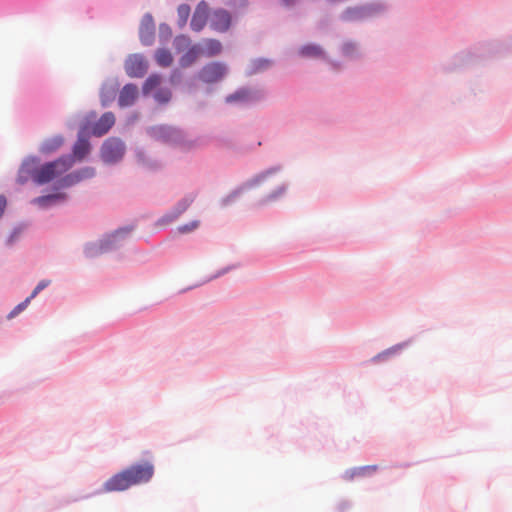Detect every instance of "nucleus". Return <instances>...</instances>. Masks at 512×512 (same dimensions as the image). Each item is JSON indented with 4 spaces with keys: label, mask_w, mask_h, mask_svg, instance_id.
Returning a JSON list of instances; mask_svg holds the SVG:
<instances>
[{
    "label": "nucleus",
    "mask_w": 512,
    "mask_h": 512,
    "mask_svg": "<svg viewBox=\"0 0 512 512\" xmlns=\"http://www.w3.org/2000/svg\"><path fill=\"white\" fill-rule=\"evenodd\" d=\"M92 148L91 139L77 136L76 141L71 146V151L54 158L53 163L66 167V169H71L76 163L87 159L91 154Z\"/></svg>",
    "instance_id": "nucleus-9"
},
{
    "label": "nucleus",
    "mask_w": 512,
    "mask_h": 512,
    "mask_svg": "<svg viewBox=\"0 0 512 512\" xmlns=\"http://www.w3.org/2000/svg\"><path fill=\"white\" fill-rule=\"evenodd\" d=\"M196 196L195 193L186 194L170 210L154 222V227L166 226L175 222L194 203Z\"/></svg>",
    "instance_id": "nucleus-12"
},
{
    "label": "nucleus",
    "mask_w": 512,
    "mask_h": 512,
    "mask_svg": "<svg viewBox=\"0 0 512 512\" xmlns=\"http://www.w3.org/2000/svg\"><path fill=\"white\" fill-rule=\"evenodd\" d=\"M411 343V340H406L400 343H397L373 356L369 362L372 364H380L386 363L391 359L399 356L401 352L407 348Z\"/></svg>",
    "instance_id": "nucleus-20"
},
{
    "label": "nucleus",
    "mask_w": 512,
    "mask_h": 512,
    "mask_svg": "<svg viewBox=\"0 0 512 512\" xmlns=\"http://www.w3.org/2000/svg\"><path fill=\"white\" fill-rule=\"evenodd\" d=\"M135 161L138 166L147 172L156 173L163 168V163L160 159L151 157L145 148L137 146L133 150Z\"/></svg>",
    "instance_id": "nucleus-17"
},
{
    "label": "nucleus",
    "mask_w": 512,
    "mask_h": 512,
    "mask_svg": "<svg viewBox=\"0 0 512 512\" xmlns=\"http://www.w3.org/2000/svg\"><path fill=\"white\" fill-rule=\"evenodd\" d=\"M77 184L96 176V169L93 166H83L71 171Z\"/></svg>",
    "instance_id": "nucleus-35"
},
{
    "label": "nucleus",
    "mask_w": 512,
    "mask_h": 512,
    "mask_svg": "<svg viewBox=\"0 0 512 512\" xmlns=\"http://www.w3.org/2000/svg\"><path fill=\"white\" fill-rule=\"evenodd\" d=\"M116 118L113 112H104L99 119L94 118L95 137L106 135L115 125Z\"/></svg>",
    "instance_id": "nucleus-23"
},
{
    "label": "nucleus",
    "mask_w": 512,
    "mask_h": 512,
    "mask_svg": "<svg viewBox=\"0 0 512 512\" xmlns=\"http://www.w3.org/2000/svg\"><path fill=\"white\" fill-rule=\"evenodd\" d=\"M132 486L150 482L155 473L154 464L149 461H138L125 468Z\"/></svg>",
    "instance_id": "nucleus-13"
},
{
    "label": "nucleus",
    "mask_w": 512,
    "mask_h": 512,
    "mask_svg": "<svg viewBox=\"0 0 512 512\" xmlns=\"http://www.w3.org/2000/svg\"><path fill=\"white\" fill-rule=\"evenodd\" d=\"M203 42L205 43L204 46L202 45L203 56L216 57L222 53L223 45L220 40L215 38H204Z\"/></svg>",
    "instance_id": "nucleus-29"
},
{
    "label": "nucleus",
    "mask_w": 512,
    "mask_h": 512,
    "mask_svg": "<svg viewBox=\"0 0 512 512\" xmlns=\"http://www.w3.org/2000/svg\"><path fill=\"white\" fill-rule=\"evenodd\" d=\"M139 97V88L135 83H126L121 90H119L118 105L121 108H128L133 106Z\"/></svg>",
    "instance_id": "nucleus-21"
},
{
    "label": "nucleus",
    "mask_w": 512,
    "mask_h": 512,
    "mask_svg": "<svg viewBox=\"0 0 512 512\" xmlns=\"http://www.w3.org/2000/svg\"><path fill=\"white\" fill-rule=\"evenodd\" d=\"M172 28L166 23L162 22L159 24V41L162 44H166L172 37Z\"/></svg>",
    "instance_id": "nucleus-40"
},
{
    "label": "nucleus",
    "mask_w": 512,
    "mask_h": 512,
    "mask_svg": "<svg viewBox=\"0 0 512 512\" xmlns=\"http://www.w3.org/2000/svg\"><path fill=\"white\" fill-rule=\"evenodd\" d=\"M146 133L155 141L172 147L192 150L199 144V139H189L185 130L168 124H157L147 127Z\"/></svg>",
    "instance_id": "nucleus-4"
},
{
    "label": "nucleus",
    "mask_w": 512,
    "mask_h": 512,
    "mask_svg": "<svg viewBox=\"0 0 512 512\" xmlns=\"http://www.w3.org/2000/svg\"><path fill=\"white\" fill-rule=\"evenodd\" d=\"M228 73L229 67L225 62L211 61L197 72L196 77L202 83L211 85L221 82Z\"/></svg>",
    "instance_id": "nucleus-11"
},
{
    "label": "nucleus",
    "mask_w": 512,
    "mask_h": 512,
    "mask_svg": "<svg viewBox=\"0 0 512 512\" xmlns=\"http://www.w3.org/2000/svg\"><path fill=\"white\" fill-rule=\"evenodd\" d=\"M53 162L54 159L42 161L38 155H27L15 178V183L20 186L31 182L35 187H44L39 196L30 200V204L41 211L66 204L70 199L66 189L77 185L70 169Z\"/></svg>",
    "instance_id": "nucleus-1"
},
{
    "label": "nucleus",
    "mask_w": 512,
    "mask_h": 512,
    "mask_svg": "<svg viewBox=\"0 0 512 512\" xmlns=\"http://www.w3.org/2000/svg\"><path fill=\"white\" fill-rule=\"evenodd\" d=\"M138 36L141 45L144 47H150L155 43L156 24L154 17L150 12H146L142 16L139 24Z\"/></svg>",
    "instance_id": "nucleus-16"
},
{
    "label": "nucleus",
    "mask_w": 512,
    "mask_h": 512,
    "mask_svg": "<svg viewBox=\"0 0 512 512\" xmlns=\"http://www.w3.org/2000/svg\"><path fill=\"white\" fill-rule=\"evenodd\" d=\"M131 487H133V486L130 482L128 473H127L126 469L124 468L121 471L112 475L109 479H107L103 483L101 488H99L93 492L86 493V494H77V495L68 494V495L63 496L60 499L59 507H64V506H68L72 503H76V502H79L82 500H87L96 495H100L103 493L123 492V491L130 489Z\"/></svg>",
    "instance_id": "nucleus-5"
},
{
    "label": "nucleus",
    "mask_w": 512,
    "mask_h": 512,
    "mask_svg": "<svg viewBox=\"0 0 512 512\" xmlns=\"http://www.w3.org/2000/svg\"><path fill=\"white\" fill-rule=\"evenodd\" d=\"M124 70L130 78H143L149 70V61L142 53H131L124 61Z\"/></svg>",
    "instance_id": "nucleus-14"
},
{
    "label": "nucleus",
    "mask_w": 512,
    "mask_h": 512,
    "mask_svg": "<svg viewBox=\"0 0 512 512\" xmlns=\"http://www.w3.org/2000/svg\"><path fill=\"white\" fill-rule=\"evenodd\" d=\"M182 79H183V73L179 68L176 67L170 71L168 81L171 85L177 86V85L181 84Z\"/></svg>",
    "instance_id": "nucleus-44"
},
{
    "label": "nucleus",
    "mask_w": 512,
    "mask_h": 512,
    "mask_svg": "<svg viewBox=\"0 0 512 512\" xmlns=\"http://www.w3.org/2000/svg\"><path fill=\"white\" fill-rule=\"evenodd\" d=\"M226 4L228 6H231V7H234V8L245 9V8L248 7L249 1L248 0H228L226 2Z\"/></svg>",
    "instance_id": "nucleus-47"
},
{
    "label": "nucleus",
    "mask_w": 512,
    "mask_h": 512,
    "mask_svg": "<svg viewBox=\"0 0 512 512\" xmlns=\"http://www.w3.org/2000/svg\"><path fill=\"white\" fill-rule=\"evenodd\" d=\"M351 507V503L347 500H342L337 505L338 512H346Z\"/></svg>",
    "instance_id": "nucleus-49"
},
{
    "label": "nucleus",
    "mask_w": 512,
    "mask_h": 512,
    "mask_svg": "<svg viewBox=\"0 0 512 512\" xmlns=\"http://www.w3.org/2000/svg\"><path fill=\"white\" fill-rule=\"evenodd\" d=\"M202 44L195 43L189 46L179 57L178 63L181 68L192 66L198 57L202 56Z\"/></svg>",
    "instance_id": "nucleus-26"
},
{
    "label": "nucleus",
    "mask_w": 512,
    "mask_h": 512,
    "mask_svg": "<svg viewBox=\"0 0 512 512\" xmlns=\"http://www.w3.org/2000/svg\"><path fill=\"white\" fill-rule=\"evenodd\" d=\"M31 302L29 301V299L25 298L23 301H21L20 303H18L8 314H7V319L8 320H11L13 318H15L16 316H18L20 313H22L27 307L28 305L30 304Z\"/></svg>",
    "instance_id": "nucleus-41"
},
{
    "label": "nucleus",
    "mask_w": 512,
    "mask_h": 512,
    "mask_svg": "<svg viewBox=\"0 0 512 512\" xmlns=\"http://www.w3.org/2000/svg\"><path fill=\"white\" fill-rule=\"evenodd\" d=\"M287 190V184H281L272 191H270L267 195L259 200V205H266L267 203L274 202L278 200L282 195L285 194Z\"/></svg>",
    "instance_id": "nucleus-37"
},
{
    "label": "nucleus",
    "mask_w": 512,
    "mask_h": 512,
    "mask_svg": "<svg viewBox=\"0 0 512 512\" xmlns=\"http://www.w3.org/2000/svg\"><path fill=\"white\" fill-rule=\"evenodd\" d=\"M267 97L268 92L264 88L244 85L227 94L224 102L238 108H252L265 101Z\"/></svg>",
    "instance_id": "nucleus-6"
},
{
    "label": "nucleus",
    "mask_w": 512,
    "mask_h": 512,
    "mask_svg": "<svg viewBox=\"0 0 512 512\" xmlns=\"http://www.w3.org/2000/svg\"><path fill=\"white\" fill-rule=\"evenodd\" d=\"M298 0H280V3L285 8H292L297 4Z\"/></svg>",
    "instance_id": "nucleus-50"
},
{
    "label": "nucleus",
    "mask_w": 512,
    "mask_h": 512,
    "mask_svg": "<svg viewBox=\"0 0 512 512\" xmlns=\"http://www.w3.org/2000/svg\"><path fill=\"white\" fill-rule=\"evenodd\" d=\"M154 60L159 67L167 68L173 63V55L168 48L160 47L154 52Z\"/></svg>",
    "instance_id": "nucleus-31"
},
{
    "label": "nucleus",
    "mask_w": 512,
    "mask_h": 512,
    "mask_svg": "<svg viewBox=\"0 0 512 512\" xmlns=\"http://www.w3.org/2000/svg\"><path fill=\"white\" fill-rule=\"evenodd\" d=\"M51 284V281L49 279H43L37 283V285L33 288L32 292L27 299L31 302L34 298L37 297V295L42 292L44 289H46Z\"/></svg>",
    "instance_id": "nucleus-42"
},
{
    "label": "nucleus",
    "mask_w": 512,
    "mask_h": 512,
    "mask_svg": "<svg viewBox=\"0 0 512 512\" xmlns=\"http://www.w3.org/2000/svg\"><path fill=\"white\" fill-rule=\"evenodd\" d=\"M8 200L7 197L4 194H0V219L5 213V210L7 208Z\"/></svg>",
    "instance_id": "nucleus-48"
},
{
    "label": "nucleus",
    "mask_w": 512,
    "mask_h": 512,
    "mask_svg": "<svg viewBox=\"0 0 512 512\" xmlns=\"http://www.w3.org/2000/svg\"><path fill=\"white\" fill-rule=\"evenodd\" d=\"M164 81V76L159 72L150 73L142 83L141 86V95L144 98L152 96V94L161 87L162 82Z\"/></svg>",
    "instance_id": "nucleus-24"
},
{
    "label": "nucleus",
    "mask_w": 512,
    "mask_h": 512,
    "mask_svg": "<svg viewBox=\"0 0 512 512\" xmlns=\"http://www.w3.org/2000/svg\"><path fill=\"white\" fill-rule=\"evenodd\" d=\"M378 470V465H364L347 469L342 478L346 481H352L356 478H366L373 475Z\"/></svg>",
    "instance_id": "nucleus-27"
},
{
    "label": "nucleus",
    "mask_w": 512,
    "mask_h": 512,
    "mask_svg": "<svg viewBox=\"0 0 512 512\" xmlns=\"http://www.w3.org/2000/svg\"><path fill=\"white\" fill-rule=\"evenodd\" d=\"M271 65H272V60L269 58H265V57L254 58L248 64L246 71H245V75L246 76L255 75V74L267 69Z\"/></svg>",
    "instance_id": "nucleus-30"
},
{
    "label": "nucleus",
    "mask_w": 512,
    "mask_h": 512,
    "mask_svg": "<svg viewBox=\"0 0 512 512\" xmlns=\"http://www.w3.org/2000/svg\"><path fill=\"white\" fill-rule=\"evenodd\" d=\"M237 21V13L219 7L213 10L210 27L219 33L228 32Z\"/></svg>",
    "instance_id": "nucleus-15"
},
{
    "label": "nucleus",
    "mask_w": 512,
    "mask_h": 512,
    "mask_svg": "<svg viewBox=\"0 0 512 512\" xmlns=\"http://www.w3.org/2000/svg\"><path fill=\"white\" fill-rule=\"evenodd\" d=\"M236 267H237V266H236V265H234V264H232V265H227V266H225V267H223V268H221V269L217 270L214 274H212V275H210L209 277H207V278H206L202 283H200V284H196V285H194V286L187 287V288H185V289H182V290L180 291V293H185V292H187V291H189V290H191V289H193V288H195V287H198V286H200V285H202V284H205V283H208V282L213 281V280H215V279H218V278H220V277L224 276L225 274L229 273L230 271L234 270Z\"/></svg>",
    "instance_id": "nucleus-36"
},
{
    "label": "nucleus",
    "mask_w": 512,
    "mask_h": 512,
    "mask_svg": "<svg viewBox=\"0 0 512 512\" xmlns=\"http://www.w3.org/2000/svg\"><path fill=\"white\" fill-rule=\"evenodd\" d=\"M136 229V224H128L104 233L96 241H88L83 245V255L86 259H95L102 254L118 250L122 243Z\"/></svg>",
    "instance_id": "nucleus-3"
},
{
    "label": "nucleus",
    "mask_w": 512,
    "mask_h": 512,
    "mask_svg": "<svg viewBox=\"0 0 512 512\" xmlns=\"http://www.w3.org/2000/svg\"><path fill=\"white\" fill-rule=\"evenodd\" d=\"M98 114L95 110H90L80 121L77 136L91 139L95 137L94 129V118H97Z\"/></svg>",
    "instance_id": "nucleus-25"
},
{
    "label": "nucleus",
    "mask_w": 512,
    "mask_h": 512,
    "mask_svg": "<svg viewBox=\"0 0 512 512\" xmlns=\"http://www.w3.org/2000/svg\"><path fill=\"white\" fill-rule=\"evenodd\" d=\"M81 119H80V115L79 114H75L73 116H71L70 118H68L65 122V126L68 130H74L76 128L79 129V123H80Z\"/></svg>",
    "instance_id": "nucleus-45"
},
{
    "label": "nucleus",
    "mask_w": 512,
    "mask_h": 512,
    "mask_svg": "<svg viewBox=\"0 0 512 512\" xmlns=\"http://www.w3.org/2000/svg\"><path fill=\"white\" fill-rule=\"evenodd\" d=\"M119 86L120 84L115 78H108L102 83L99 92L102 107L106 108L112 104L119 91Z\"/></svg>",
    "instance_id": "nucleus-19"
},
{
    "label": "nucleus",
    "mask_w": 512,
    "mask_h": 512,
    "mask_svg": "<svg viewBox=\"0 0 512 512\" xmlns=\"http://www.w3.org/2000/svg\"><path fill=\"white\" fill-rule=\"evenodd\" d=\"M323 61L329 64L333 71H340L343 67V63L340 60L331 59L327 53Z\"/></svg>",
    "instance_id": "nucleus-46"
},
{
    "label": "nucleus",
    "mask_w": 512,
    "mask_h": 512,
    "mask_svg": "<svg viewBox=\"0 0 512 512\" xmlns=\"http://www.w3.org/2000/svg\"><path fill=\"white\" fill-rule=\"evenodd\" d=\"M504 50V44L500 40L478 42L470 48L453 55L447 62L442 64V69L445 72H454L469 68Z\"/></svg>",
    "instance_id": "nucleus-2"
},
{
    "label": "nucleus",
    "mask_w": 512,
    "mask_h": 512,
    "mask_svg": "<svg viewBox=\"0 0 512 512\" xmlns=\"http://www.w3.org/2000/svg\"><path fill=\"white\" fill-rule=\"evenodd\" d=\"M298 56L302 59H321L326 58V50L318 43L307 42L298 49Z\"/></svg>",
    "instance_id": "nucleus-22"
},
{
    "label": "nucleus",
    "mask_w": 512,
    "mask_h": 512,
    "mask_svg": "<svg viewBox=\"0 0 512 512\" xmlns=\"http://www.w3.org/2000/svg\"><path fill=\"white\" fill-rule=\"evenodd\" d=\"M190 45H192V41L187 34H179L173 40L176 53H183Z\"/></svg>",
    "instance_id": "nucleus-38"
},
{
    "label": "nucleus",
    "mask_w": 512,
    "mask_h": 512,
    "mask_svg": "<svg viewBox=\"0 0 512 512\" xmlns=\"http://www.w3.org/2000/svg\"><path fill=\"white\" fill-rule=\"evenodd\" d=\"M65 138L61 134L54 135L53 137L46 138L39 146V153L44 156H49L64 144Z\"/></svg>",
    "instance_id": "nucleus-28"
},
{
    "label": "nucleus",
    "mask_w": 512,
    "mask_h": 512,
    "mask_svg": "<svg viewBox=\"0 0 512 512\" xmlns=\"http://www.w3.org/2000/svg\"><path fill=\"white\" fill-rule=\"evenodd\" d=\"M28 223L26 222H19L18 224H16L12 231L9 233V235L6 237L5 239V246L7 248H11L15 245V243L17 241H19L22 233L24 232V230L28 227Z\"/></svg>",
    "instance_id": "nucleus-32"
},
{
    "label": "nucleus",
    "mask_w": 512,
    "mask_h": 512,
    "mask_svg": "<svg viewBox=\"0 0 512 512\" xmlns=\"http://www.w3.org/2000/svg\"><path fill=\"white\" fill-rule=\"evenodd\" d=\"M212 92H213V88H212V87H210V86L206 87V89H205V94L209 95V94H211Z\"/></svg>",
    "instance_id": "nucleus-52"
},
{
    "label": "nucleus",
    "mask_w": 512,
    "mask_h": 512,
    "mask_svg": "<svg viewBox=\"0 0 512 512\" xmlns=\"http://www.w3.org/2000/svg\"><path fill=\"white\" fill-rule=\"evenodd\" d=\"M178 14V26L180 28L184 27L187 24L189 16L191 14V6L187 3H182L177 7Z\"/></svg>",
    "instance_id": "nucleus-39"
},
{
    "label": "nucleus",
    "mask_w": 512,
    "mask_h": 512,
    "mask_svg": "<svg viewBox=\"0 0 512 512\" xmlns=\"http://www.w3.org/2000/svg\"><path fill=\"white\" fill-rule=\"evenodd\" d=\"M340 53L343 57L349 59H359L361 57L357 43L352 40H346L342 43Z\"/></svg>",
    "instance_id": "nucleus-33"
},
{
    "label": "nucleus",
    "mask_w": 512,
    "mask_h": 512,
    "mask_svg": "<svg viewBox=\"0 0 512 512\" xmlns=\"http://www.w3.org/2000/svg\"><path fill=\"white\" fill-rule=\"evenodd\" d=\"M281 169H282L281 165H274V166H271V167L259 172L258 174L254 175L252 178L242 182L240 185L235 187L227 195H225L224 197H222L219 200L220 208L224 209V208L231 206L241 197V195L244 192L257 187L258 185L263 183L265 180H267L269 177L280 172Z\"/></svg>",
    "instance_id": "nucleus-7"
},
{
    "label": "nucleus",
    "mask_w": 512,
    "mask_h": 512,
    "mask_svg": "<svg viewBox=\"0 0 512 512\" xmlns=\"http://www.w3.org/2000/svg\"><path fill=\"white\" fill-rule=\"evenodd\" d=\"M199 226H200V221L195 219L188 223L179 225L177 227V231L180 234H188V233L194 231L195 229H197Z\"/></svg>",
    "instance_id": "nucleus-43"
},
{
    "label": "nucleus",
    "mask_w": 512,
    "mask_h": 512,
    "mask_svg": "<svg viewBox=\"0 0 512 512\" xmlns=\"http://www.w3.org/2000/svg\"><path fill=\"white\" fill-rule=\"evenodd\" d=\"M172 96L173 94L170 88L161 86L159 89H156L151 97L159 106H165L171 102Z\"/></svg>",
    "instance_id": "nucleus-34"
},
{
    "label": "nucleus",
    "mask_w": 512,
    "mask_h": 512,
    "mask_svg": "<svg viewBox=\"0 0 512 512\" xmlns=\"http://www.w3.org/2000/svg\"><path fill=\"white\" fill-rule=\"evenodd\" d=\"M386 10V5L381 2H369L345 8L339 15V20L344 23H354L378 17Z\"/></svg>",
    "instance_id": "nucleus-8"
},
{
    "label": "nucleus",
    "mask_w": 512,
    "mask_h": 512,
    "mask_svg": "<svg viewBox=\"0 0 512 512\" xmlns=\"http://www.w3.org/2000/svg\"><path fill=\"white\" fill-rule=\"evenodd\" d=\"M209 14L210 8L208 3L205 0L198 2L190 21L191 30L197 33L201 32L207 24Z\"/></svg>",
    "instance_id": "nucleus-18"
},
{
    "label": "nucleus",
    "mask_w": 512,
    "mask_h": 512,
    "mask_svg": "<svg viewBox=\"0 0 512 512\" xmlns=\"http://www.w3.org/2000/svg\"><path fill=\"white\" fill-rule=\"evenodd\" d=\"M138 118L137 113H133L131 116L128 117V122L133 123Z\"/></svg>",
    "instance_id": "nucleus-51"
},
{
    "label": "nucleus",
    "mask_w": 512,
    "mask_h": 512,
    "mask_svg": "<svg viewBox=\"0 0 512 512\" xmlns=\"http://www.w3.org/2000/svg\"><path fill=\"white\" fill-rule=\"evenodd\" d=\"M126 144L116 136L108 137L100 146L99 156L106 165H116L120 163L126 154Z\"/></svg>",
    "instance_id": "nucleus-10"
}]
</instances>
